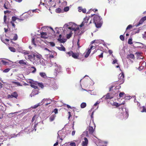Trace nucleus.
Wrapping results in <instances>:
<instances>
[{
  "mask_svg": "<svg viewBox=\"0 0 146 146\" xmlns=\"http://www.w3.org/2000/svg\"><path fill=\"white\" fill-rule=\"evenodd\" d=\"M113 97L110 95L109 93H107L106 95L103 96L102 98H104L105 100H107L109 99H111L113 98Z\"/></svg>",
  "mask_w": 146,
  "mask_h": 146,
  "instance_id": "423d86ee",
  "label": "nucleus"
},
{
  "mask_svg": "<svg viewBox=\"0 0 146 146\" xmlns=\"http://www.w3.org/2000/svg\"><path fill=\"white\" fill-rule=\"evenodd\" d=\"M31 86L34 88L35 89H37L38 88V87L36 86H35L33 84H31Z\"/></svg>",
  "mask_w": 146,
  "mask_h": 146,
  "instance_id": "e433bc0d",
  "label": "nucleus"
},
{
  "mask_svg": "<svg viewBox=\"0 0 146 146\" xmlns=\"http://www.w3.org/2000/svg\"><path fill=\"white\" fill-rule=\"evenodd\" d=\"M69 10V8L68 7H66L64 8V10L65 11H67Z\"/></svg>",
  "mask_w": 146,
  "mask_h": 146,
  "instance_id": "79ce46f5",
  "label": "nucleus"
},
{
  "mask_svg": "<svg viewBox=\"0 0 146 146\" xmlns=\"http://www.w3.org/2000/svg\"><path fill=\"white\" fill-rule=\"evenodd\" d=\"M73 52L72 51H70V52H68L66 53L68 54L69 56H72Z\"/></svg>",
  "mask_w": 146,
  "mask_h": 146,
  "instance_id": "ea45409f",
  "label": "nucleus"
},
{
  "mask_svg": "<svg viewBox=\"0 0 146 146\" xmlns=\"http://www.w3.org/2000/svg\"><path fill=\"white\" fill-rule=\"evenodd\" d=\"M54 57V56L53 55H50L49 56V58L50 59L51 58H53Z\"/></svg>",
  "mask_w": 146,
  "mask_h": 146,
  "instance_id": "338daca9",
  "label": "nucleus"
},
{
  "mask_svg": "<svg viewBox=\"0 0 146 146\" xmlns=\"http://www.w3.org/2000/svg\"><path fill=\"white\" fill-rule=\"evenodd\" d=\"M120 38L122 41H123L124 39V38L123 36V35H121L120 36Z\"/></svg>",
  "mask_w": 146,
  "mask_h": 146,
  "instance_id": "a19ab883",
  "label": "nucleus"
},
{
  "mask_svg": "<svg viewBox=\"0 0 146 146\" xmlns=\"http://www.w3.org/2000/svg\"><path fill=\"white\" fill-rule=\"evenodd\" d=\"M125 94V93L123 92L120 93L119 94V97L120 98L123 97Z\"/></svg>",
  "mask_w": 146,
  "mask_h": 146,
  "instance_id": "bb28decb",
  "label": "nucleus"
},
{
  "mask_svg": "<svg viewBox=\"0 0 146 146\" xmlns=\"http://www.w3.org/2000/svg\"><path fill=\"white\" fill-rule=\"evenodd\" d=\"M10 70V69L9 68H7L3 70V72H4L5 73L9 71Z\"/></svg>",
  "mask_w": 146,
  "mask_h": 146,
  "instance_id": "58836bf2",
  "label": "nucleus"
},
{
  "mask_svg": "<svg viewBox=\"0 0 146 146\" xmlns=\"http://www.w3.org/2000/svg\"><path fill=\"white\" fill-rule=\"evenodd\" d=\"M2 41L4 43H5V41L8 42L9 41V40L8 39H5V40H2Z\"/></svg>",
  "mask_w": 146,
  "mask_h": 146,
  "instance_id": "864d4df0",
  "label": "nucleus"
},
{
  "mask_svg": "<svg viewBox=\"0 0 146 146\" xmlns=\"http://www.w3.org/2000/svg\"><path fill=\"white\" fill-rule=\"evenodd\" d=\"M41 36L40 37L44 38V39H46L47 38V37L46 36H46L47 35V33L45 32H42L40 33Z\"/></svg>",
  "mask_w": 146,
  "mask_h": 146,
  "instance_id": "9d476101",
  "label": "nucleus"
},
{
  "mask_svg": "<svg viewBox=\"0 0 146 146\" xmlns=\"http://www.w3.org/2000/svg\"><path fill=\"white\" fill-rule=\"evenodd\" d=\"M70 146H76V144L74 142L71 143L70 144Z\"/></svg>",
  "mask_w": 146,
  "mask_h": 146,
  "instance_id": "a18cd8bd",
  "label": "nucleus"
},
{
  "mask_svg": "<svg viewBox=\"0 0 146 146\" xmlns=\"http://www.w3.org/2000/svg\"><path fill=\"white\" fill-rule=\"evenodd\" d=\"M68 29L74 31L75 32L78 30L79 28L76 25H74V27L73 26L72 27H69L68 28Z\"/></svg>",
  "mask_w": 146,
  "mask_h": 146,
  "instance_id": "39448f33",
  "label": "nucleus"
},
{
  "mask_svg": "<svg viewBox=\"0 0 146 146\" xmlns=\"http://www.w3.org/2000/svg\"><path fill=\"white\" fill-rule=\"evenodd\" d=\"M18 38V36L16 34H15L14 35V36L12 39V40H17Z\"/></svg>",
  "mask_w": 146,
  "mask_h": 146,
  "instance_id": "c756f323",
  "label": "nucleus"
},
{
  "mask_svg": "<svg viewBox=\"0 0 146 146\" xmlns=\"http://www.w3.org/2000/svg\"><path fill=\"white\" fill-rule=\"evenodd\" d=\"M31 68L34 69V70L32 72V73H34L36 71V68L34 66L32 67Z\"/></svg>",
  "mask_w": 146,
  "mask_h": 146,
  "instance_id": "49530a36",
  "label": "nucleus"
},
{
  "mask_svg": "<svg viewBox=\"0 0 146 146\" xmlns=\"http://www.w3.org/2000/svg\"><path fill=\"white\" fill-rule=\"evenodd\" d=\"M25 60H21L19 61L18 63L21 64H23L24 65H26V62H25Z\"/></svg>",
  "mask_w": 146,
  "mask_h": 146,
  "instance_id": "6ab92c4d",
  "label": "nucleus"
},
{
  "mask_svg": "<svg viewBox=\"0 0 146 146\" xmlns=\"http://www.w3.org/2000/svg\"><path fill=\"white\" fill-rule=\"evenodd\" d=\"M35 56L34 55H28V58L30 61H32L33 59V58Z\"/></svg>",
  "mask_w": 146,
  "mask_h": 146,
  "instance_id": "aec40b11",
  "label": "nucleus"
},
{
  "mask_svg": "<svg viewBox=\"0 0 146 146\" xmlns=\"http://www.w3.org/2000/svg\"><path fill=\"white\" fill-rule=\"evenodd\" d=\"M135 54L137 55V58H140V55L141 54V52H136L135 53Z\"/></svg>",
  "mask_w": 146,
  "mask_h": 146,
  "instance_id": "72a5a7b5",
  "label": "nucleus"
},
{
  "mask_svg": "<svg viewBox=\"0 0 146 146\" xmlns=\"http://www.w3.org/2000/svg\"><path fill=\"white\" fill-rule=\"evenodd\" d=\"M90 17L86 16L84 19V20L82 24L80 25V27H82L84 25L87 26L92 23L91 21H90V23L88 24V21Z\"/></svg>",
  "mask_w": 146,
  "mask_h": 146,
  "instance_id": "7ed1b4c3",
  "label": "nucleus"
},
{
  "mask_svg": "<svg viewBox=\"0 0 146 146\" xmlns=\"http://www.w3.org/2000/svg\"><path fill=\"white\" fill-rule=\"evenodd\" d=\"M115 86V85H112L109 88V91H110L112 90L113 88Z\"/></svg>",
  "mask_w": 146,
  "mask_h": 146,
  "instance_id": "8fccbe9b",
  "label": "nucleus"
},
{
  "mask_svg": "<svg viewBox=\"0 0 146 146\" xmlns=\"http://www.w3.org/2000/svg\"><path fill=\"white\" fill-rule=\"evenodd\" d=\"M56 116V115L54 114L52 115H51L49 117V120L50 121H52L54 120Z\"/></svg>",
  "mask_w": 146,
  "mask_h": 146,
  "instance_id": "dca6fc26",
  "label": "nucleus"
},
{
  "mask_svg": "<svg viewBox=\"0 0 146 146\" xmlns=\"http://www.w3.org/2000/svg\"><path fill=\"white\" fill-rule=\"evenodd\" d=\"M79 56V54L78 53H74L73 52L72 56L75 59H77Z\"/></svg>",
  "mask_w": 146,
  "mask_h": 146,
  "instance_id": "f8f14e48",
  "label": "nucleus"
},
{
  "mask_svg": "<svg viewBox=\"0 0 146 146\" xmlns=\"http://www.w3.org/2000/svg\"><path fill=\"white\" fill-rule=\"evenodd\" d=\"M18 96V95L16 92H14L11 95H9L7 96L8 98H17V97Z\"/></svg>",
  "mask_w": 146,
  "mask_h": 146,
  "instance_id": "20e7f679",
  "label": "nucleus"
},
{
  "mask_svg": "<svg viewBox=\"0 0 146 146\" xmlns=\"http://www.w3.org/2000/svg\"><path fill=\"white\" fill-rule=\"evenodd\" d=\"M94 111H93L92 112V113H91V118L92 119V121H93V114H94Z\"/></svg>",
  "mask_w": 146,
  "mask_h": 146,
  "instance_id": "3c124183",
  "label": "nucleus"
},
{
  "mask_svg": "<svg viewBox=\"0 0 146 146\" xmlns=\"http://www.w3.org/2000/svg\"><path fill=\"white\" fill-rule=\"evenodd\" d=\"M100 103V102L99 101H97L94 104V106H96L98 104H99Z\"/></svg>",
  "mask_w": 146,
  "mask_h": 146,
  "instance_id": "603ef678",
  "label": "nucleus"
},
{
  "mask_svg": "<svg viewBox=\"0 0 146 146\" xmlns=\"http://www.w3.org/2000/svg\"><path fill=\"white\" fill-rule=\"evenodd\" d=\"M35 56L36 58H37L39 59H40L41 58V56L40 55H36Z\"/></svg>",
  "mask_w": 146,
  "mask_h": 146,
  "instance_id": "4d7b16f0",
  "label": "nucleus"
},
{
  "mask_svg": "<svg viewBox=\"0 0 146 146\" xmlns=\"http://www.w3.org/2000/svg\"><path fill=\"white\" fill-rule=\"evenodd\" d=\"M56 13H59L61 11V9L59 8H57L56 9Z\"/></svg>",
  "mask_w": 146,
  "mask_h": 146,
  "instance_id": "c9c22d12",
  "label": "nucleus"
},
{
  "mask_svg": "<svg viewBox=\"0 0 146 146\" xmlns=\"http://www.w3.org/2000/svg\"><path fill=\"white\" fill-rule=\"evenodd\" d=\"M9 49L11 52H15L16 51L15 49L13 47H9Z\"/></svg>",
  "mask_w": 146,
  "mask_h": 146,
  "instance_id": "393cba45",
  "label": "nucleus"
},
{
  "mask_svg": "<svg viewBox=\"0 0 146 146\" xmlns=\"http://www.w3.org/2000/svg\"><path fill=\"white\" fill-rule=\"evenodd\" d=\"M88 143V140L86 137H84V140L82 141V146H87Z\"/></svg>",
  "mask_w": 146,
  "mask_h": 146,
  "instance_id": "0eeeda50",
  "label": "nucleus"
},
{
  "mask_svg": "<svg viewBox=\"0 0 146 146\" xmlns=\"http://www.w3.org/2000/svg\"><path fill=\"white\" fill-rule=\"evenodd\" d=\"M97 52L98 53H100V54L99 55V56L100 58H103V52L101 51V50L98 49L97 50H96V52Z\"/></svg>",
  "mask_w": 146,
  "mask_h": 146,
  "instance_id": "2eb2a0df",
  "label": "nucleus"
},
{
  "mask_svg": "<svg viewBox=\"0 0 146 146\" xmlns=\"http://www.w3.org/2000/svg\"><path fill=\"white\" fill-rule=\"evenodd\" d=\"M80 41V39H78V41L77 43V45L78 46V48L79 49L80 48L81 46H80V43L79 42V41Z\"/></svg>",
  "mask_w": 146,
  "mask_h": 146,
  "instance_id": "4c0bfd02",
  "label": "nucleus"
},
{
  "mask_svg": "<svg viewBox=\"0 0 146 146\" xmlns=\"http://www.w3.org/2000/svg\"><path fill=\"white\" fill-rule=\"evenodd\" d=\"M135 57L134 55L133 54H130L127 56V58L128 59H133Z\"/></svg>",
  "mask_w": 146,
  "mask_h": 146,
  "instance_id": "a211bd4d",
  "label": "nucleus"
},
{
  "mask_svg": "<svg viewBox=\"0 0 146 146\" xmlns=\"http://www.w3.org/2000/svg\"><path fill=\"white\" fill-rule=\"evenodd\" d=\"M143 110L141 111V112H146V108H145V106H143Z\"/></svg>",
  "mask_w": 146,
  "mask_h": 146,
  "instance_id": "f704fd0d",
  "label": "nucleus"
},
{
  "mask_svg": "<svg viewBox=\"0 0 146 146\" xmlns=\"http://www.w3.org/2000/svg\"><path fill=\"white\" fill-rule=\"evenodd\" d=\"M17 19V18L16 17H12V20L13 21H15L16 19Z\"/></svg>",
  "mask_w": 146,
  "mask_h": 146,
  "instance_id": "c03bdc74",
  "label": "nucleus"
},
{
  "mask_svg": "<svg viewBox=\"0 0 146 146\" xmlns=\"http://www.w3.org/2000/svg\"><path fill=\"white\" fill-rule=\"evenodd\" d=\"M94 131V129L92 127L90 126L88 128V132L90 134H92Z\"/></svg>",
  "mask_w": 146,
  "mask_h": 146,
  "instance_id": "1a4fd4ad",
  "label": "nucleus"
},
{
  "mask_svg": "<svg viewBox=\"0 0 146 146\" xmlns=\"http://www.w3.org/2000/svg\"><path fill=\"white\" fill-rule=\"evenodd\" d=\"M91 52V50H90V49H88V50L87 51V52H86V53L87 54H90V53Z\"/></svg>",
  "mask_w": 146,
  "mask_h": 146,
  "instance_id": "0e129e2a",
  "label": "nucleus"
},
{
  "mask_svg": "<svg viewBox=\"0 0 146 146\" xmlns=\"http://www.w3.org/2000/svg\"><path fill=\"white\" fill-rule=\"evenodd\" d=\"M72 32H71L69 34H67L66 35V38L68 39L69 38L72 36Z\"/></svg>",
  "mask_w": 146,
  "mask_h": 146,
  "instance_id": "a878e982",
  "label": "nucleus"
},
{
  "mask_svg": "<svg viewBox=\"0 0 146 146\" xmlns=\"http://www.w3.org/2000/svg\"><path fill=\"white\" fill-rule=\"evenodd\" d=\"M75 132H76V131H75V130L73 131L72 132V136H74L75 135Z\"/></svg>",
  "mask_w": 146,
  "mask_h": 146,
  "instance_id": "69168bd1",
  "label": "nucleus"
},
{
  "mask_svg": "<svg viewBox=\"0 0 146 146\" xmlns=\"http://www.w3.org/2000/svg\"><path fill=\"white\" fill-rule=\"evenodd\" d=\"M54 112L55 114H56L58 113V109L57 108H55L53 111L52 113Z\"/></svg>",
  "mask_w": 146,
  "mask_h": 146,
  "instance_id": "473e14b6",
  "label": "nucleus"
},
{
  "mask_svg": "<svg viewBox=\"0 0 146 146\" xmlns=\"http://www.w3.org/2000/svg\"><path fill=\"white\" fill-rule=\"evenodd\" d=\"M86 106V104L85 102H83L80 105L81 108H85Z\"/></svg>",
  "mask_w": 146,
  "mask_h": 146,
  "instance_id": "412c9836",
  "label": "nucleus"
},
{
  "mask_svg": "<svg viewBox=\"0 0 146 146\" xmlns=\"http://www.w3.org/2000/svg\"><path fill=\"white\" fill-rule=\"evenodd\" d=\"M40 75L41 76L44 78H45L46 76L45 73L40 72Z\"/></svg>",
  "mask_w": 146,
  "mask_h": 146,
  "instance_id": "b1692460",
  "label": "nucleus"
},
{
  "mask_svg": "<svg viewBox=\"0 0 146 146\" xmlns=\"http://www.w3.org/2000/svg\"><path fill=\"white\" fill-rule=\"evenodd\" d=\"M32 43L34 44L35 46H36V45L35 42V39L34 38H33L32 41Z\"/></svg>",
  "mask_w": 146,
  "mask_h": 146,
  "instance_id": "37998d69",
  "label": "nucleus"
},
{
  "mask_svg": "<svg viewBox=\"0 0 146 146\" xmlns=\"http://www.w3.org/2000/svg\"><path fill=\"white\" fill-rule=\"evenodd\" d=\"M82 11L84 13H85L86 12V9H82Z\"/></svg>",
  "mask_w": 146,
  "mask_h": 146,
  "instance_id": "680f3d73",
  "label": "nucleus"
},
{
  "mask_svg": "<svg viewBox=\"0 0 146 146\" xmlns=\"http://www.w3.org/2000/svg\"><path fill=\"white\" fill-rule=\"evenodd\" d=\"M47 99H44L42 100V102H43V103H44L45 102L47 101Z\"/></svg>",
  "mask_w": 146,
  "mask_h": 146,
  "instance_id": "e2e57ef3",
  "label": "nucleus"
},
{
  "mask_svg": "<svg viewBox=\"0 0 146 146\" xmlns=\"http://www.w3.org/2000/svg\"><path fill=\"white\" fill-rule=\"evenodd\" d=\"M124 74L122 73L119 74V80L117 82H115L113 83V84H119L120 85L124 82Z\"/></svg>",
  "mask_w": 146,
  "mask_h": 146,
  "instance_id": "f03ea898",
  "label": "nucleus"
},
{
  "mask_svg": "<svg viewBox=\"0 0 146 146\" xmlns=\"http://www.w3.org/2000/svg\"><path fill=\"white\" fill-rule=\"evenodd\" d=\"M125 104V102L121 104H119L117 102H114L113 103V105L115 106L116 107H118L122 105H123Z\"/></svg>",
  "mask_w": 146,
  "mask_h": 146,
  "instance_id": "4468645a",
  "label": "nucleus"
},
{
  "mask_svg": "<svg viewBox=\"0 0 146 146\" xmlns=\"http://www.w3.org/2000/svg\"><path fill=\"white\" fill-rule=\"evenodd\" d=\"M56 73L58 74L61 71V68L58 66H55Z\"/></svg>",
  "mask_w": 146,
  "mask_h": 146,
  "instance_id": "ddd939ff",
  "label": "nucleus"
},
{
  "mask_svg": "<svg viewBox=\"0 0 146 146\" xmlns=\"http://www.w3.org/2000/svg\"><path fill=\"white\" fill-rule=\"evenodd\" d=\"M11 82L14 83L15 85H17L18 86H22V85L19 82L12 81Z\"/></svg>",
  "mask_w": 146,
  "mask_h": 146,
  "instance_id": "4be33fe9",
  "label": "nucleus"
},
{
  "mask_svg": "<svg viewBox=\"0 0 146 146\" xmlns=\"http://www.w3.org/2000/svg\"><path fill=\"white\" fill-rule=\"evenodd\" d=\"M38 86L41 87L42 88H43L44 87V86L42 83H39L38 84Z\"/></svg>",
  "mask_w": 146,
  "mask_h": 146,
  "instance_id": "2f4dec72",
  "label": "nucleus"
},
{
  "mask_svg": "<svg viewBox=\"0 0 146 146\" xmlns=\"http://www.w3.org/2000/svg\"><path fill=\"white\" fill-rule=\"evenodd\" d=\"M11 12V11H9L8 10H7V11H4V13L5 14H6V13H10Z\"/></svg>",
  "mask_w": 146,
  "mask_h": 146,
  "instance_id": "5fc2aeb1",
  "label": "nucleus"
},
{
  "mask_svg": "<svg viewBox=\"0 0 146 146\" xmlns=\"http://www.w3.org/2000/svg\"><path fill=\"white\" fill-rule=\"evenodd\" d=\"M60 46L61 47H57V48L60 51H65V47L63 46V45L61 44Z\"/></svg>",
  "mask_w": 146,
  "mask_h": 146,
  "instance_id": "9b49d317",
  "label": "nucleus"
},
{
  "mask_svg": "<svg viewBox=\"0 0 146 146\" xmlns=\"http://www.w3.org/2000/svg\"><path fill=\"white\" fill-rule=\"evenodd\" d=\"M133 27V26L131 25H129L127 27L126 30H129L132 28Z\"/></svg>",
  "mask_w": 146,
  "mask_h": 146,
  "instance_id": "c85d7f7f",
  "label": "nucleus"
},
{
  "mask_svg": "<svg viewBox=\"0 0 146 146\" xmlns=\"http://www.w3.org/2000/svg\"><path fill=\"white\" fill-rule=\"evenodd\" d=\"M143 38H144V39H146V32L143 35Z\"/></svg>",
  "mask_w": 146,
  "mask_h": 146,
  "instance_id": "bf43d9fd",
  "label": "nucleus"
},
{
  "mask_svg": "<svg viewBox=\"0 0 146 146\" xmlns=\"http://www.w3.org/2000/svg\"><path fill=\"white\" fill-rule=\"evenodd\" d=\"M117 61L116 60H114L113 62H112V64H114L116 63H117Z\"/></svg>",
  "mask_w": 146,
  "mask_h": 146,
  "instance_id": "774afa93",
  "label": "nucleus"
},
{
  "mask_svg": "<svg viewBox=\"0 0 146 146\" xmlns=\"http://www.w3.org/2000/svg\"><path fill=\"white\" fill-rule=\"evenodd\" d=\"M40 103H38L37 104H36L32 108L34 109H35L36 108H37L38 106H40Z\"/></svg>",
  "mask_w": 146,
  "mask_h": 146,
  "instance_id": "cd10ccee",
  "label": "nucleus"
},
{
  "mask_svg": "<svg viewBox=\"0 0 146 146\" xmlns=\"http://www.w3.org/2000/svg\"><path fill=\"white\" fill-rule=\"evenodd\" d=\"M94 16L93 18V22L94 23L96 27L98 28L101 27L102 25V19L100 17L96 15H94ZM94 15H91V17Z\"/></svg>",
  "mask_w": 146,
  "mask_h": 146,
  "instance_id": "f257e3e1",
  "label": "nucleus"
},
{
  "mask_svg": "<svg viewBox=\"0 0 146 146\" xmlns=\"http://www.w3.org/2000/svg\"><path fill=\"white\" fill-rule=\"evenodd\" d=\"M36 115H35L33 116L32 119V122H33L35 121L36 118Z\"/></svg>",
  "mask_w": 146,
  "mask_h": 146,
  "instance_id": "de8ad7c7",
  "label": "nucleus"
},
{
  "mask_svg": "<svg viewBox=\"0 0 146 146\" xmlns=\"http://www.w3.org/2000/svg\"><path fill=\"white\" fill-rule=\"evenodd\" d=\"M68 119H69L71 116V112L70 111H68Z\"/></svg>",
  "mask_w": 146,
  "mask_h": 146,
  "instance_id": "6e6d98bb",
  "label": "nucleus"
},
{
  "mask_svg": "<svg viewBox=\"0 0 146 146\" xmlns=\"http://www.w3.org/2000/svg\"><path fill=\"white\" fill-rule=\"evenodd\" d=\"M146 20V16L142 17L140 20L139 23L137 25V26H139L140 25L142 24Z\"/></svg>",
  "mask_w": 146,
  "mask_h": 146,
  "instance_id": "6e6552de",
  "label": "nucleus"
},
{
  "mask_svg": "<svg viewBox=\"0 0 146 146\" xmlns=\"http://www.w3.org/2000/svg\"><path fill=\"white\" fill-rule=\"evenodd\" d=\"M48 44L50 45L52 47H54L55 46V44L53 42H48Z\"/></svg>",
  "mask_w": 146,
  "mask_h": 146,
  "instance_id": "5701e85b",
  "label": "nucleus"
},
{
  "mask_svg": "<svg viewBox=\"0 0 146 146\" xmlns=\"http://www.w3.org/2000/svg\"><path fill=\"white\" fill-rule=\"evenodd\" d=\"M132 38H129L128 40V44H132L133 42H132Z\"/></svg>",
  "mask_w": 146,
  "mask_h": 146,
  "instance_id": "7c9ffc66",
  "label": "nucleus"
},
{
  "mask_svg": "<svg viewBox=\"0 0 146 146\" xmlns=\"http://www.w3.org/2000/svg\"><path fill=\"white\" fill-rule=\"evenodd\" d=\"M82 9L81 7H78V11L79 12H80L82 11Z\"/></svg>",
  "mask_w": 146,
  "mask_h": 146,
  "instance_id": "052dcab7",
  "label": "nucleus"
},
{
  "mask_svg": "<svg viewBox=\"0 0 146 146\" xmlns=\"http://www.w3.org/2000/svg\"><path fill=\"white\" fill-rule=\"evenodd\" d=\"M109 3L111 4H113L114 6H116L117 5L116 0H111L109 1Z\"/></svg>",
  "mask_w": 146,
  "mask_h": 146,
  "instance_id": "f3484780",
  "label": "nucleus"
},
{
  "mask_svg": "<svg viewBox=\"0 0 146 146\" xmlns=\"http://www.w3.org/2000/svg\"><path fill=\"white\" fill-rule=\"evenodd\" d=\"M11 23V24L12 26L14 27H15V25L14 23L13 22V21H11L10 22Z\"/></svg>",
  "mask_w": 146,
  "mask_h": 146,
  "instance_id": "09e8293b",
  "label": "nucleus"
},
{
  "mask_svg": "<svg viewBox=\"0 0 146 146\" xmlns=\"http://www.w3.org/2000/svg\"><path fill=\"white\" fill-rule=\"evenodd\" d=\"M4 22H5L7 20V17L5 15L4 16Z\"/></svg>",
  "mask_w": 146,
  "mask_h": 146,
  "instance_id": "13d9d810",
  "label": "nucleus"
}]
</instances>
